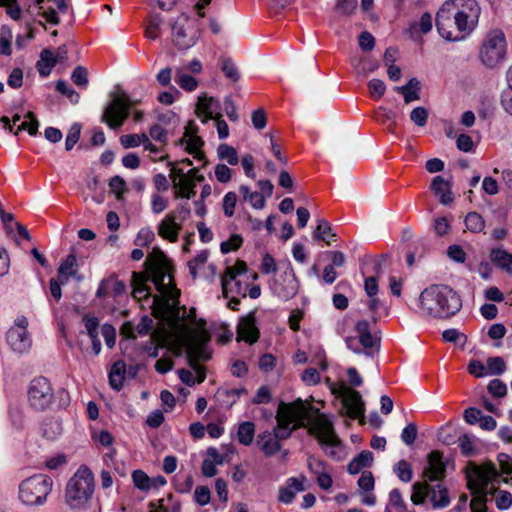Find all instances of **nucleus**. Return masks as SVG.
I'll return each instance as SVG.
<instances>
[{
	"label": "nucleus",
	"mask_w": 512,
	"mask_h": 512,
	"mask_svg": "<svg viewBox=\"0 0 512 512\" xmlns=\"http://www.w3.org/2000/svg\"><path fill=\"white\" fill-rule=\"evenodd\" d=\"M144 273H132V296L138 301L151 297V281L158 294L152 296V315L171 325L185 321L186 307L180 306L181 291L176 287L172 274V265L167 256L158 248H154L145 260Z\"/></svg>",
	"instance_id": "f257e3e1"
},
{
	"label": "nucleus",
	"mask_w": 512,
	"mask_h": 512,
	"mask_svg": "<svg viewBox=\"0 0 512 512\" xmlns=\"http://www.w3.org/2000/svg\"><path fill=\"white\" fill-rule=\"evenodd\" d=\"M423 313L432 318L447 319L454 316L462 307V300L448 285L433 284L419 295Z\"/></svg>",
	"instance_id": "f03ea898"
},
{
	"label": "nucleus",
	"mask_w": 512,
	"mask_h": 512,
	"mask_svg": "<svg viewBox=\"0 0 512 512\" xmlns=\"http://www.w3.org/2000/svg\"><path fill=\"white\" fill-rule=\"evenodd\" d=\"M308 420V410L302 399L298 398L291 403L281 402L276 414V426L272 433L278 442L288 439L293 431L304 427Z\"/></svg>",
	"instance_id": "7ed1b4c3"
},
{
	"label": "nucleus",
	"mask_w": 512,
	"mask_h": 512,
	"mask_svg": "<svg viewBox=\"0 0 512 512\" xmlns=\"http://www.w3.org/2000/svg\"><path fill=\"white\" fill-rule=\"evenodd\" d=\"M94 492V476L85 465L78 468L66 486V503L70 508L83 507Z\"/></svg>",
	"instance_id": "20e7f679"
},
{
	"label": "nucleus",
	"mask_w": 512,
	"mask_h": 512,
	"mask_svg": "<svg viewBox=\"0 0 512 512\" xmlns=\"http://www.w3.org/2000/svg\"><path fill=\"white\" fill-rule=\"evenodd\" d=\"M53 480L44 474H36L21 481L18 498L26 506H42L52 491Z\"/></svg>",
	"instance_id": "39448f33"
},
{
	"label": "nucleus",
	"mask_w": 512,
	"mask_h": 512,
	"mask_svg": "<svg viewBox=\"0 0 512 512\" xmlns=\"http://www.w3.org/2000/svg\"><path fill=\"white\" fill-rule=\"evenodd\" d=\"M454 10L455 28L465 39L477 27L481 9L476 0H449Z\"/></svg>",
	"instance_id": "423d86ee"
},
{
	"label": "nucleus",
	"mask_w": 512,
	"mask_h": 512,
	"mask_svg": "<svg viewBox=\"0 0 512 512\" xmlns=\"http://www.w3.org/2000/svg\"><path fill=\"white\" fill-rule=\"evenodd\" d=\"M309 432L318 439L322 449L328 456L339 458L338 448L341 442L336 435L332 421L325 414H320L312 421Z\"/></svg>",
	"instance_id": "0eeeda50"
},
{
	"label": "nucleus",
	"mask_w": 512,
	"mask_h": 512,
	"mask_svg": "<svg viewBox=\"0 0 512 512\" xmlns=\"http://www.w3.org/2000/svg\"><path fill=\"white\" fill-rule=\"evenodd\" d=\"M172 40L179 50L193 47L200 37L199 24L188 15H180L172 24Z\"/></svg>",
	"instance_id": "6e6552de"
},
{
	"label": "nucleus",
	"mask_w": 512,
	"mask_h": 512,
	"mask_svg": "<svg viewBox=\"0 0 512 512\" xmlns=\"http://www.w3.org/2000/svg\"><path fill=\"white\" fill-rule=\"evenodd\" d=\"M506 38L501 30H492L485 37L481 49L480 60L489 68L497 66L506 56Z\"/></svg>",
	"instance_id": "1a4fd4ad"
},
{
	"label": "nucleus",
	"mask_w": 512,
	"mask_h": 512,
	"mask_svg": "<svg viewBox=\"0 0 512 512\" xmlns=\"http://www.w3.org/2000/svg\"><path fill=\"white\" fill-rule=\"evenodd\" d=\"M132 104V100L126 93L115 96L111 103L105 107L102 115V121L111 129L121 127L129 117V111Z\"/></svg>",
	"instance_id": "9d476101"
},
{
	"label": "nucleus",
	"mask_w": 512,
	"mask_h": 512,
	"mask_svg": "<svg viewBox=\"0 0 512 512\" xmlns=\"http://www.w3.org/2000/svg\"><path fill=\"white\" fill-rule=\"evenodd\" d=\"M53 390L49 380L45 377L34 378L28 388L29 405L38 411L47 409L53 400Z\"/></svg>",
	"instance_id": "9b49d317"
},
{
	"label": "nucleus",
	"mask_w": 512,
	"mask_h": 512,
	"mask_svg": "<svg viewBox=\"0 0 512 512\" xmlns=\"http://www.w3.org/2000/svg\"><path fill=\"white\" fill-rule=\"evenodd\" d=\"M475 479L469 478L467 488L472 494L476 492H487L493 494L496 489H489V486L500 481V473L493 463H486L480 467H475Z\"/></svg>",
	"instance_id": "f8f14e48"
},
{
	"label": "nucleus",
	"mask_w": 512,
	"mask_h": 512,
	"mask_svg": "<svg viewBox=\"0 0 512 512\" xmlns=\"http://www.w3.org/2000/svg\"><path fill=\"white\" fill-rule=\"evenodd\" d=\"M27 326L28 319L25 316H18L14 325L6 333L7 344L15 353L23 354L31 348L32 340Z\"/></svg>",
	"instance_id": "ddd939ff"
},
{
	"label": "nucleus",
	"mask_w": 512,
	"mask_h": 512,
	"mask_svg": "<svg viewBox=\"0 0 512 512\" xmlns=\"http://www.w3.org/2000/svg\"><path fill=\"white\" fill-rule=\"evenodd\" d=\"M270 288L273 294L283 301H288L297 295L299 282L290 263L286 270L272 281Z\"/></svg>",
	"instance_id": "4468645a"
},
{
	"label": "nucleus",
	"mask_w": 512,
	"mask_h": 512,
	"mask_svg": "<svg viewBox=\"0 0 512 512\" xmlns=\"http://www.w3.org/2000/svg\"><path fill=\"white\" fill-rule=\"evenodd\" d=\"M450 1L447 0L436 14L435 24L439 35L448 41H461L463 36L455 28V15Z\"/></svg>",
	"instance_id": "2eb2a0df"
},
{
	"label": "nucleus",
	"mask_w": 512,
	"mask_h": 512,
	"mask_svg": "<svg viewBox=\"0 0 512 512\" xmlns=\"http://www.w3.org/2000/svg\"><path fill=\"white\" fill-rule=\"evenodd\" d=\"M209 341L210 336L206 332L198 333L190 340L187 354L189 365L193 370L199 372V361H207L211 358V352L208 348Z\"/></svg>",
	"instance_id": "dca6fc26"
},
{
	"label": "nucleus",
	"mask_w": 512,
	"mask_h": 512,
	"mask_svg": "<svg viewBox=\"0 0 512 512\" xmlns=\"http://www.w3.org/2000/svg\"><path fill=\"white\" fill-rule=\"evenodd\" d=\"M355 331L359 343L363 347V354L366 357L373 358L375 352L380 350V336L371 333L370 323L367 320L358 321L355 325Z\"/></svg>",
	"instance_id": "f3484780"
},
{
	"label": "nucleus",
	"mask_w": 512,
	"mask_h": 512,
	"mask_svg": "<svg viewBox=\"0 0 512 512\" xmlns=\"http://www.w3.org/2000/svg\"><path fill=\"white\" fill-rule=\"evenodd\" d=\"M448 462L442 452L433 450L427 455V466L423 470V477L429 483L441 481L446 477Z\"/></svg>",
	"instance_id": "a211bd4d"
},
{
	"label": "nucleus",
	"mask_w": 512,
	"mask_h": 512,
	"mask_svg": "<svg viewBox=\"0 0 512 512\" xmlns=\"http://www.w3.org/2000/svg\"><path fill=\"white\" fill-rule=\"evenodd\" d=\"M342 402L351 419L363 417L365 406L360 393L352 388L342 387Z\"/></svg>",
	"instance_id": "6ab92c4d"
},
{
	"label": "nucleus",
	"mask_w": 512,
	"mask_h": 512,
	"mask_svg": "<svg viewBox=\"0 0 512 512\" xmlns=\"http://www.w3.org/2000/svg\"><path fill=\"white\" fill-rule=\"evenodd\" d=\"M247 271L246 263L242 260H238L234 266H227L224 274L221 277V286L224 295L228 291H235L236 293L241 292V284L236 280L238 275L245 274Z\"/></svg>",
	"instance_id": "aec40b11"
},
{
	"label": "nucleus",
	"mask_w": 512,
	"mask_h": 512,
	"mask_svg": "<svg viewBox=\"0 0 512 512\" xmlns=\"http://www.w3.org/2000/svg\"><path fill=\"white\" fill-rule=\"evenodd\" d=\"M260 332L256 326L255 312H250L240 318L237 326V340L253 344L259 338Z\"/></svg>",
	"instance_id": "412c9836"
},
{
	"label": "nucleus",
	"mask_w": 512,
	"mask_h": 512,
	"mask_svg": "<svg viewBox=\"0 0 512 512\" xmlns=\"http://www.w3.org/2000/svg\"><path fill=\"white\" fill-rule=\"evenodd\" d=\"M182 229V224L176 222L175 213H169L158 225V234L163 239L170 242H176Z\"/></svg>",
	"instance_id": "4be33fe9"
},
{
	"label": "nucleus",
	"mask_w": 512,
	"mask_h": 512,
	"mask_svg": "<svg viewBox=\"0 0 512 512\" xmlns=\"http://www.w3.org/2000/svg\"><path fill=\"white\" fill-rule=\"evenodd\" d=\"M429 500L434 509H444L451 503L448 488L442 483L432 485L430 483Z\"/></svg>",
	"instance_id": "5701e85b"
},
{
	"label": "nucleus",
	"mask_w": 512,
	"mask_h": 512,
	"mask_svg": "<svg viewBox=\"0 0 512 512\" xmlns=\"http://www.w3.org/2000/svg\"><path fill=\"white\" fill-rule=\"evenodd\" d=\"M257 445L266 456H273L281 449V444L270 431H264L258 435Z\"/></svg>",
	"instance_id": "b1692460"
},
{
	"label": "nucleus",
	"mask_w": 512,
	"mask_h": 512,
	"mask_svg": "<svg viewBox=\"0 0 512 512\" xmlns=\"http://www.w3.org/2000/svg\"><path fill=\"white\" fill-rule=\"evenodd\" d=\"M304 490L303 483L295 477H291L287 480L286 486L279 488L278 500L284 504H290L293 502L297 492Z\"/></svg>",
	"instance_id": "393cba45"
},
{
	"label": "nucleus",
	"mask_w": 512,
	"mask_h": 512,
	"mask_svg": "<svg viewBox=\"0 0 512 512\" xmlns=\"http://www.w3.org/2000/svg\"><path fill=\"white\" fill-rule=\"evenodd\" d=\"M431 190L440 197V203L448 205L453 201V194L449 182L441 176H435L431 183Z\"/></svg>",
	"instance_id": "a878e982"
},
{
	"label": "nucleus",
	"mask_w": 512,
	"mask_h": 512,
	"mask_svg": "<svg viewBox=\"0 0 512 512\" xmlns=\"http://www.w3.org/2000/svg\"><path fill=\"white\" fill-rule=\"evenodd\" d=\"M394 90L403 95L404 102L409 104L420 99L421 83L417 78H411L405 85L396 86Z\"/></svg>",
	"instance_id": "bb28decb"
},
{
	"label": "nucleus",
	"mask_w": 512,
	"mask_h": 512,
	"mask_svg": "<svg viewBox=\"0 0 512 512\" xmlns=\"http://www.w3.org/2000/svg\"><path fill=\"white\" fill-rule=\"evenodd\" d=\"M490 260L497 268L512 275V254L502 248H492Z\"/></svg>",
	"instance_id": "cd10ccee"
},
{
	"label": "nucleus",
	"mask_w": 512,
	"mask_h": 512,
	"mask_svg": "<svg viewBox=\"0 0 512 512\" xmlns=\"http://www.w3.org/2000/svg\"><path fill=\"white\" fill-rule=\"evenodd\" d=\"M77 273V259L74 254H69L58 268V277L62 284H67L69 277H75Z\"/></svg>",
	"instance_id": "c85d7f7f"
},
{
	"label": "nucleus",
	"mask_w": 512,
	"mask_h": 512,
	"mask_svg": "<svg viewBox=\"0 0 512 512\" xmlns=\"http://www.w3.org/2000/svg\"><path fill=\"white\" fill-rule=\"evenodd\" d=\"M372 462V452L364 450L348 463L347 470L350 474L355 475L358 474L363 468L370 467Z\"/></svg>",
	"instance_id": "c756f323"
},
{
	"label": "nucleus",
	"mask_w": 512,
	"mask_h": 512,
	"mask_svg": "<svg viewBox=\"0 0 512 512\" xmlns=\"http://www.w3.org/2000/svg\"><path fill=\"white\" fill-rule=\"evenodd\" d=\"M126 365L123 361H117L113 364L109 372V384L116 390L120 391L125 380Z\"/></svg>",
	"instance_id": "7c9ffc66"
},
{
	"label": "nucleus",
	"mask_w": 512,
	"mask_h": 512,
	"mask_svg": "<svg viewBox=\"0 0 512 512\" xmlns=\"http://www.w3.org/2000/svg\"><path fill=\"white\" fill-rule=\"evenodd\" d=\"M430 496V483L428 481H417L412 485L411 502L414 505H423Z\"/></svg>",
	"instance_id": "2f4dec72"
},
{
	"label": "nucleus",
	"mask_w": 512,
	"mask_h": 512,
	"mask_svg": "<svg viewBox=\"0 0 512 512\" xmlns=\"http://www.w3.org/2000/svg\"><path fill=\"white\" fill-rule=\"evenodd\" d=\"M317 223L314 238L318 241H325L327 245H330L331 240H336V234L332 232L331 224L325 219H319Z\"/></svg>",
	"instance_id": "473e14b6"
},
{
	"label": "nucleus",
	"mask_w": 512,
	"mask_h": 512,
	"mask_svg": "<svg viewBox=\"0 0 512 512\" xmlns=\"http://www.w3.org/2000/svg\"><path fill=\"white\" fill-rule=\"evenodd\" d=\"M255 435V424L251 421L242 422L237 431V439L240 444L249 446L252 444Z\"/></svg>",
	"instance_id": "72a5a7b5"
},
{
	"label": "nucleus",
	"mask_w": 512,
	"mask_h": 512,
	"mask_svg": "<svg viewBox=\"0 0 512 512\" xmlns=\"http://www.w3.org/2000/svg\"><path fill=\"white\" fill-rule=\"evenodd\" d=\"M466 228L472 233H480L485 228V220L477 212H469L464 220Z\"/></svg>",
	"instance_id": "f704fd0d"
},
{
	"label": "nucleus",
	"mask_w": 512,
	"mask_h": 512,
	"mask_svg": "<svg viewBox=\"0 0 512 512\" xmlns=\"http://www.w3.org/2000/svg\"><path fill=\"white\" fill-rule=\"evenodd\" d=\"M393 471L398 479L404 483H408L413 478V470L411 464L402 459L393 466Z\"/></svg>",
	"instance_id": "c9c22d12"
},
{
	"label": "nucleus",
	"mask_w": 512,
	"mask_h": 512,
	"mask_svg": "<svg viewBox=\"0 0 512 512\" xmlns=\"http://www.w3.org/2000/svg\"><path fill=\"white\" fill-rule=\"evenodd\" d=\"M26 121H23L14 131V135H18L20 131H27L31 136H35L38 133L39 121L37 120L33 112H28L25 115Z\"/></svg>",
	"instance_id": "e433bc0d"
},
{
	"label": "nucleus",
	"mask_w": 512,
	"mask_h": 512,
	"mask_svg": "<svg viewBox=\"0 0 512 512\" xmlns=\"http://www.w3.org/2000/svg\"><path fill=\"white\" fill-rule=\"evenodd\" d=\"M196 184L189 180H182L179 186L174 187L175 198H182L189 200L196 194Z\"/></svg>",
	"instance_id": "4c0bfd02"
},
{
	"label": "nucleus",
	"mask_w": 512,
	"mask_h": 512,
	"mask_svg": "<svg viewBox=\"0 0 512 512\" xmlns=\"http://www.w3.org/2000/svg\"><path fill=\"white\" fill-rule=\"evenodd\" d=\"M221 70L224 73L225 77L232 82H238L240 79V72L236 64L232 61L231 58H222L221 59Z\"/></svg>",
	"instance_id": "58836bf2"
},
{
	"label": "nucleus",
	"mask_w": 512,
	"mask_h": 512,
	"mask_svg": "<svg viewBox=\"0 0 512 512\" xmlns=\"http://www.w3.org/2000/svg\"><path fill=\"white\" fill-rule=\"evenodd\" d=\"M217 153L221 160H226L230 165H236L239 161L236 149L228 144H220Z\"/></svg>",
	"instance_id": "ea45409f"
},
{
	"label": "nucleus",
	"mask_w": 512,
	"mask_h": 512,
	"mask_svg": "<svg viewBox=\"0 0 512 512\" xmlns=\"http://www.w3.org/2000/svg\"><path fill=\"white\" fill-rule=\"evenodd\" d=\"M487 373L490 375H502L506 371V364L502 357L495 356L487 359Z\"/></svg>",
	"instance_id": "a19ab883"
},
{
	"label": "nucleus",
	"mask_w": 512,
	"mask_h": 512,
	"mask_svg": "<svg viewBox=\"0 0 512 512\" xmlns=\"http://www.w3.org/2000/svg\"><path fill=\"white\" fill-rule=\"evenodd\" d=\"M389 505L392 506L396 512H408L407 504L398 488H394L390 491Z\"/></svg>",
	"instance_id": "79ce46f5"
},
{
	"label": "nucleus",
	"mask_w": 512,
	"mask_h": 512,
	"mask_svg": "<svg viewBox=\"0 0 512 512\" xmlns=\"http://www.w3.org/2000/svg\"><path fill=\"white\" fill-rule=\"evenodd\" d=\"M56 90L65 95L72 104H77L80 100V94L68 85L65 80H58L56 82Z\"/></svg>",
	"instance_id": "37998d69"
},
{
	"label": "nucleus",
	"mask_w": 512,
	"mask_h": 512,
	"mask_svg": "<svg viewBox=\"0 0 512 512\" xmlns=\"http://www.w3.org/2000/svg\"><path fill=\"white\" fill-rule=\"evenodd\" d=\"M175 80L183 90L188 92L194 91L198 87L196 78L186 73L177 72Z\"/></svg>",
	"instance_id": "c03bdc74"
},
{
	"label": "nucleus",
	"mask_w": 512,
	"mask_h": 512,
	"mask_svg": "<svg viewBox=\"0 0 512 512\" xmlns=\"http://www.w3.org/2000/svg\"><path fill=\"white\" fill-rule=\"evenodd\" d=\"M470 502L471 512H487V492H476Z\"/></svg>",
	"instance_id": "a18cd8bd"
},
{
	"label": "nucleus",
	"mask_w": 512,
	"mask_h": 512,
	"mask_svg": "<svg viewBox=\"0 0 512 512\" xmlns=\"http://www.w3.org/2000/svg\"><path fill=\"white\" fill-rule=\"evenodd\" d=\"M81 124L74 123L71 125L65 140V149L71 151L76 143L79 141L81 135Z\"/></svg>",
	"instance_id": "49530a36"
},
{
	"label": "nucleus",
	"mask_w": 512,
	"mask_h": 512,
	"mask_svg": "<svg viewBox=\"0 0 512 512\" xmlns=\"http://www.w3.org/2000/svg\"><path fill=\"white\" fill-rule=\"evenodd\" d=\"M357 7V0H337L334 10L341 16H350Z\"/></svg>",
	"instance_id": "de8ad7c7"
},
{
	"label": "nucleus",
	"mask_w": 512,
	"mask_h": 512,
	"mask_svg": "<svg viewBox=\"0 0 512 512\" xmlns=\"http://www.w3.org/2000/svg\"><path fill=\"white\" fill-rule=\"evenodd\" d=\"M109 187L117 199H121L127 191L126 181L119 175H115L110 179Z\"/></svg>",
	"instance_id": "09e8293b"
},
{
	"label": "nucleus",
	"mask_w": 512,
	"mask_h": 512,
	"mask_svg": "<svg viewBox=\"0 0 512 512\" xmlns=\"http://www.w3.org/2000/svg\"><path fill=\"white\" fill-rule=\"evenodd\" d=\"M132 480L138 489L142 491H147L151 487V479L148 475L142 470H135L132 473Z\"/></svg>",
	"instance_id": "8fccbe9b"
},
{
	"label": "nucleus",
	"mask_w": 512,
	"mask_h": 512,
	"mask_svg": "<svg viewBox=\"0 0 512 512\" xmlns=\"http://www.w3.org/2000/svg\"><path fill=\"white\" fill-rule=\"evenodd\" d=\"M184 144H186L185 150L188 153L194 154V156L197 158H199L200 156L203 157L202 153L200 152V149L204 145V142L199 136L192 135V137L186 138Z\"/></svg>",
	"instance_id": "3c124183"
},
{
	"label": "nucleus",
	"mask_w": 512,
	"mask_h": 512,
	"mask_svg": "<svg viewBox=\"0 0 512 512\" xmlns=\"http://www.w3.org/2000/svg\"><path fill=\"white\" fill-rule=\"evenodd\" d=\"M71 80L78 87L86 88L88 86V71L83 66L74 68L71 74Z\"/></svg>",
	"instance_id": "603ef678"
},
{
	"label": "nucleus",
	"mask_w": 512,
	"mask_h": 512,
	"mask_svg": "<svg viewBox=\"0 0 512 512\" xmlns=\"http://www.w3.org/2000/svg\"><path fill=\"white\" fill-rule=\"evenodd\" d=\"M243 239L238 234H233L228 240L223 241L220 244V251L223 254H227L230 251L237 250L241 247Z\"/></svg>",
	"instance_id": "864d4df0"
},
{
	"label": "nucleus",
	"mask_w": 512,
	"mask_h": 512,
	"mask_svg": "<svg viewBox=\"0 0 512 512\" xmlns=\"http://www.w3.org/2000/svg\"><path fill=\"white\" fill-rule=\"evenodd\" d=\"M487 390L493 397L502 398L507 393V386L502 380L493 379L489 382Z\"/></svg>",
	"instance_id": "5fc2aeb1"
},
{
	"label": "nucleus",
	"mask_w": 512,
	"mask_h": 512,
	"mask_svg": "<svg viewBox=\"0 0 512 512\" xmlns=\"http://www.w3.org/2000/svg\"><path fill=\"white\" fill-rule=\"evenodd\" d=\"M428 111L424 107H416L410 113L411 121L418 127H424L428 120Z\"/></svg>",
	"instance_id": "6e6d98bb"
},
{
	"label": "nucleus",
	"mask_w": 512,
	"mask_h": 512,
	"mask_svg": "<svg viewBox=\"0 0 512 512\" xmlns=\"http://www.w3.org/2000/svg\"><path fill=\"white\" fill-rule=\"evenodd\" d=\"M216 100L213 97L200 96L198 98V109L207 117H212Z\"/></svg>",
	"instance_id": "4d7b16f0"
},
{
	"label": "nucleus",
	"mask_w": 512,
	"mask_h": 512,
	"mask_svg": "<svg viewBox=\"0 0 512 512\" xmlns=\"http://www.w3.org/2000/svg\"><path fill=\"white\" fill-rule=\"evenodd\" d=\"M167 165L170 167L169 178L172 181L173 188L179 186L181 181L185 178L184 169L179 167L176 162H168Z\"/></svg>",
	"instance_id": "13d9d810"
},
{
	"label": "nucleus",
	"mask_w": 512,
	"mask_h": 512,
	"mask_svg": "<svg viewBox=\"0 0 512 512\" xmlns=\"http://www.w3.org/2000/svg\"><path fill=\"white\" fill-rule=\"evenodd\" d=\"M0 6L6 7V13L13 19L19 20L21 17V7L17 0H0Z\"/></svg>",
	"instance_id": "bf43d9fd"
},
{
	"label": "nucleus",
	"mask_w": 512,
	"mask_h": 512,
	"mask_svg": "<svg viewBox=\"0 0 512 512\" xmlns=\"http://www.w3.org/2000/svg\"><path fill=\"white\" fill-rule=\"evenodd\" d=\"M209 252L207 250H203L198 253L193 259L188 262V267L191 275L195 278L197 274V268L208 260Z\"/></svg>",
	"instance_id": "052dcab7"
},
{
	"label": "nucleus",
	"mask_w": 512,
	"mask_h": 512,
	"mask_svg": "<svg viewBox=\"0 0 512 512\" xmlns=\"http://www.w3.org/2000/svg\"><path fill=\"white\" fill-rule=\"evenodd\" d=\"M368 89L374 99H380L386 91V85L380 79H372L368 82Z\"/></svg>",
	"instance_id": "680f3d73"
},
{
	"label": "nucleus",
	"mask_w": 512,
	"mask_h": 512,
	"mask_svg": "<svg viewBox=\"0 0 512 512\" xmlns=\"http://www.w3.org/2000/svg\"><path fill=\"white\" fill-rule=\"evenodd\" d=\"M154 239V232L150 228L144 227L138 232L134 243L137 246H148Z\"/></svg>",
	"instance_id": "e2e57ef3"
},
{
	"label": "nucleus",
	"mask_w": 512,
	"mask_h": 512,
	"mask_svg": "<svg viewBox=\"0 0 512 512\" xmlns=\"http://www.w3.org/2000/svg\"><path fill=\"white\" fill-rule=\"evenodd\" d=\"M162 20L160 17H152L145 30V36L149 39L155 40L159 37V30Z\"/></svg>",
	"instance_id": "0e129e2a"
},
{
	"label": "nucleus",
	"mask_w": 512,
	"mask_h": 512,
	"mask_svg": "<svg viewBox=\"0 0 512 512\" xmlns=\"http://www.w3.org/2000/svg\"><path fill=\"white\" fill-rule=\"evenodd\" d=\"M417 438V426L409 423L401 432V440L408 446H411Z\"/></svg>",
	"instance_id": "69168bd1"
},
{
	"label": "nucleus",
	"mask_w": 512,
	"mask_h": 512,
	"mask_svg": "<svg viewBox=\"0 0 512 512\" xmlns=\"http://www.w3.org/2000/svg\"><path fill=\"white\" fill-rule=\"evenodd\" d=\"M211 494L207 486H198L194 492V500L200 506H205L210 502Z\"/></svg>",
	"instance_id": "338daca9"
},
{
	"label": "nucleus",
	"mask_w": 512,
	"mask_h": 512,
	"mask_svg": "<svg viewBox=\"0 0 512 512\" xmlns=\"http://www.w3.org/2000/svg\"><path fill=\"white\" fill-rule=\"evenodd\" d=\"M357 483L359 488L363 491L371 492L375 486L373 474L370 471H364Z\"/></svg>",
	"instance_id": "774afa93"
}]
</instances>
